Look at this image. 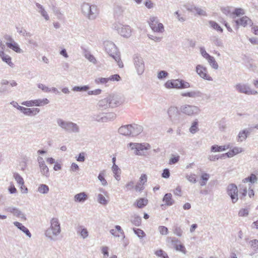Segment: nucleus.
I'll list each match as a JSON object with an SVG mask.
<instances>
[{
	"label": "nucleus",
	"mask_w": 258,
	"mask_h": 258,
	"mask_svg": "<svg viewBox=\"0 0 258 258\" xmlns=\"http://www.w3.org/2000/svg\"><path fill=\"white\" fill-rule=\"evenodd\" d=\"M104 46L106 52L114 59L119 68H122L123 67V63L120 60V55L114 43L111 41H106L104 42Z\"/></svg>",
	"instance_id": "1"
},
{
	"label": "nucleus",
	"mask_w": 258,
	"mask_h": 258,
	"mask_svg": "<svg viewBox=\"0 0 258 258\" xmlns=\"http://www.w3.org/2000/svg\"><path fill=\"white\" fill-rule=\"evenodd\" d=\"M81 11L84 16L90 20H95L99 14V10L96 5L86 3L81 5Z\"/></svg>",
	"instance_id": "2"
},
{
	"label": "nucleus",
	"mask_w": 258,
	"mask_h": 258,
	"mask_svg": "<svg viewBox=\"0 0 258 258\" xmlns=\"http://www.w3.org/2000/svg\"><path fill=\"white\" fill-rule=\"evenodd\" d=\"M50 227L48 228L45 233L47 237L50 240H55V237L60 233V227L57 218H53L51 220Z\"/></svg>",
	"instance_id": "3"
},
{
	"label": "nucleus",
	"mask_w": 258,
	"mask_h": 258,
	"mask_svg": "<svg viewBox=\"0 0 258 258\" xmlns=\"http://www.w3.org/2000/svg\"><path fill=\"white\" fill-rule=\"evenodd\" d=\"M57 123L60 127L68 133H78L80 132L79 126L74 122L58 119Z\"/></svg>",
	"instance_id": "4"
},
{
	"label": "nucleus",
	"mask_w": 258,
	"mask_h": 258,
	"mask_svg": "<svg viewBox=\"0 0 258 258\" xmlns=\"http://www.w3.org/2000/svg\"><path fill=\"white\" fill-rule=\"evenodd\" d=\"M112 28L123 37L128 38L131 36L132 30L128 25H123L119 22H115L113 24Z\"/></svg>",
	"instance_id": "5"
},
{
	"label": "nucleus",
	"mask_w": 258,
	"mask_h": 258,
	"mask_svg": "<svg viewBox=\"0 0 258 258\" xmlns=\"http://www.w3.org/2000/svg\"><path fill=\"white\" fill-rule=\"evenodd\" d=\"M166 88H177V89H185L188 88L190 87L189 83L184 81L182 80H172L167 81L165 85Z\"/></svg>",
	"instance_id": "6"
},
{
	"label": "nucleus",
	"mask_w": 258,
	"mask_h": 258,
	"mask_svg": "<svg viewBox=\"0 0 258 258\" xmlns=\"http://www.w3.org/2000/svg\"><path fill=\"white\" fill-rule=\"evenodd\" d=\"M128 146L132 150L134 151V153L136 155L144 156L145 155V150H147L150 148V145L149 144H139L131 143L128 144Z\"/></svg>",
	"instance_id": "7"
},
{
	"label": "nucleus",
	"mask_w": 258,
	"mask_h": 258,
	"mask_svg": "<svg viewBox=\"0 0 258 258\" xmlns=\"http://www.w3.org/2000/svg\"><path fill=\"white\" fill-rule=\"evenodd\" d=\"M234 88L237 92L240 93H243L246 95H257L258 92L256 90L251 89L249 85L244 83H237Z\"/></svg>",
	"instance_id": "8"
},
{
	"label": "nucleus",
	"mask_w": 258,
	"mask_h": 258,
	"mask_svg": "<svg viewBox=\"0 0 258 258\" xmlns=\"http://www.w3.org/2000/svg\"><path fill=\"white\" fill-rule=\"evenodd\" d=\"M148 23L151 29L154 32L158 33H162L164 32V26L162 23H159L157 17H151Z\"/></svg>",
	"instance_id": "9"
},
{
	"label": "nucleus",
	"mask_w": 258,
	"mask_h": 258,
	"mask_svg": "<svg viewBox=\"0 0 258 258\" xmlns=\"http://www.w3.org/2000/svg\"><path fill=\"white\" fill-rule=\"evenodd\" d=\"M134 64L138 74L142 75L145 70V64L143 58L139 55H135L134 57Z\"/></svg>",
	"instance_id": "10"
},
{
	"label": "nucleus",
	"mask_w": 258,
	"mask_h": 258,
	"mask_svg": "<svg viewBox=\"0 0 258 258\" xmlns=\"http://www.w3.org/2000/svg\"><path fill=\"white\" fill-rule=\"evenodd\" d=\"M115 114H94L93 118L98 122H107L116 118Z\"/></svg>",
	"instance_id": "11"
},
{
	"label": "nucleus",
	"mask_w": 258,
	"mask_h": 258,
	"mask_svg": "<svg viewBox=\"0 0 258 258\" xmlns=\"http://www.w3.org/2000/svg\"><path fill=\"white\" fill-rule=\"evenodd\" d=\"M227 192L231 198L233 203H235L238 200V189L237 186L233 183L230 184L227 187Z\"/></svg>",
	"instance_id": "12"
},
{
	"label": "nucleus",
	"mask_w": 258,
	"mask_h": 258,
	"mask_svg": "<svg viewBox=\"0 0 258 258\" xmlns=\"http://www.w3.org/2000/svg\"><path fill=\"white\" fill-rule=\"evenodd\" d=\"M111 108L115 107L121 104L123 101V98L119 95L110 94L108 96Z\"/></svg>",
	"instance_id": "13"
},
{
	"label": "nucleus",
	"mask_w": 258,
	"mask_h": 258,
	"mask_svg": "<svg viewBox=\"0 0 258 258\" xmlns=\"http://www.w3.org/2000/svg\"><path fill=\"white\" fill-rule=\"evenodd\" d=\"M234 22L236 23V29L237 30L239 28V26L245 27L247 25L250 26H252L253 25L252 21L247 16H243L239 19L234 21Z\"/></svg>",
	"instance_id": "14"
},
{
	"label": "nucleus",
	"mask_w": 258,
	"mask_h": 258,
	"mask_svg": "<svg viewBox=\"0 0 258 258\" xmlns=\"http://www.w3.org/2000/svg\"><path fill=\"white\" fill-rule=\"evenodd\" d=\"M48 100L46 98H44L42 99H37L34 100L24 101L22 103V104L28 107L32 106L34 105L40 106H43L45 104H47L48 103Z\"/></svg>",
	"instance_id": "15"
},
{
	"label": "nucleus",
	"mask_w": 258,
	"mask_h": 258,
	"mask_svg": "<svg viewBox=\"0 0 258 258\" xmlns=\"http://www.w3.org/2000/svg\"><path fill=\"white\" fill-rule=\"evenodd\" d=\"M196 72L197 74L203 79L212 81V78L208 75L207 70L206 68L203 67L202 65L198 64L196 67Z\"/></svg>",
	"instance_id": "16"
},
{
	"label": "nucleus",
	"mask_w": 258,
	"mask_h": 258,
	"mask_svg": "<svg viewBox=\"0 0 258 258\" xmlns=\"http://www.w3.org/2000/svg\"><path fill=\"white\" fill-rule=\"evenodd\" d=\"M200 111L199 108L194 105H184L180 107L181 113H198Z\"/></svg>",
	"instance_id": "17"
},
{
	"label": "nucleus",
	"mask_w": 258,
	"mask_h": 258,
	"mask_svg": "<svg viewBox=\"0 0 258 258\" xmlns=\"http://www.w3.org/2000/svg\"><path fill=\"white\" fill-rule=\"evenodd\" d=\"M35 6H36V10L37 11V12L38 13H39L41 15V16L42 17H43L44 19L46 21L49 20V19H50L49 16L47 12L44 9V7L38 3H35Z\"/></svg>",
	"instance_id": "18"
},
{
	"label": "nucleus",
	"mask_w": 258,
	"mask_h": 258,
	"mask_svg": "<svg viewBox=\"0 0 258 258\" xmlns=\"http://www.w3.org/2000/svg\"><path fill=\"white\" fill-rule=\"evenodd\" d=\"M7 212H10L17 217L21 218L22 219H25V215L18 209L13 207H9L6 209Z\"/></svg>",
	"instance_id": "19"
},
{
	"label": "nucleus",
	"mask_w": 258,
	"mask_h": 258,
	"mask_svg": "<svg viewBox=\"0 0 258 258\" xmlns=\"http://www.w3.org/2000/svg\"><path fill=\"white\" fill-rule=\"evenodd\" d=\"M131 136L134 137L138 136L143 131V127L139 124H131Z\"/></svg>",
	"instance_id": "20"
},
{
	"label": "nucleus",
	"mask_w": 258,
	"mask_h": 258,
	"mask_svg": "<svg viewBox=\"0 0 258 258\" xmlns=\"http://www.w3.org/2000/svg\"><path fill=\"white\" fill-rule=\"evenodd\" d=\"M0 57L3 61L7 63L11 67H13L14 64L12 62L11 57L9 55L6 54L4 50H0Z\"/></svg>",
	"instance_id": "21"
},
{
	"label": "nucleus",
	"mask_w": 258,
	"mask_h": 258,
	"mask_svg": "<svg viewBox=\"0 0 258 258\" xmlns=\"http://www.w3.org/2000/svg\"><path fill=\"white\" fill-rule=\"evenodd\" d=\"M98 106L102 109H105L109 107H111L109 99L108 96L103 99L100 100L98 103Z\"/></svg>",
	"instance_id": "22"
},
{
	"label": "nucleus",
	"mask_w": 258,
	"mask_h": 258,
	"mask_svg": "<svg viewBox=\"0 0 258 258\" xmlns=\"http://www.w3.org/2000/svg\"><path fill=\"white\" fill-rule=\"evenodd\" d=\"M181 96L183 97H189L191 98H197V97H201L202 96V93L198 91L195 90L190 92H187L186 93H183L181 94Z\"/></svg>",
	"instance_id": "23"
},
{
	"label": "nucleus",
	"mask_w": 258,
	"mask_h": 258,
	"mask_svg": "<svg viewBox=\"0 0 258 258\" xmlns=\"http://www.w3.org/2000/svg\"><path fill=\"white\" fill-rule=\"evenodd\" d=\"M131 127L130 124L121 126L118 129V133L124 136H131Z\"/></svg>",
	"instance_id": "24"
},
{
	"label": "nucleus",
	"mask_w": 258,
	"mask_h": 258,
	"mask_svg": "<svg viewBox=\"0 0 258 258\" xmlns=\"http://www.w3.org/2000/svg\"><path fill=\"white\" fill-rule=\"evenodd\" d=\"M39 167L40 169V172L42 176L46 177H48L49 176V168L46 165L45 163L39 165Z\"/></svg>",
	"instance_id": "25"
},
{
	"label": "nucleus",
	"mask_w": 258,
	"mask_h": 258,
	"mask_svg": "<svg viewBox=\"0 0 258 258\" xmlns=\"http://www.w3.org/2000/svg\"><path fill=\"white\" fill-rule=\"evenodd\" d=\"M6 45L8 46V47H9L10 49H12L16 52H22V49L20 48L18 44L14 41H13L12 42H6Z\"/></svg>",
	"instance_id": "26"
},
{
	"label": "nucleus",
	"mask_w": 258,
	"mask_h": 258,
	"mask_svg": "<svg viewBox=\"0 0 258 258\" xmlns=\"http://www.w3.org/2000/svg\"><path fill=\"white\" fill-rule=\"evenodd\" d=\"M249 134V132L246 130H243L239 132L237 137V142H242L245 140Z\"/></svg>",
	"instance_id": "27"
},
{
	"label": "nucleus",
	"mask_w": 258,
	"mask_h": 258,
	"mask_svg": "<svg viewBox=\"0 0 258 258\" xmlns=\"http://www.w3.org/2000/svg\"><path fill=\"white\" fill-rule=\"evenodd\" d=\"M87 199V195L84 192L76 194L74 196V201L76 202L83 203L85 202Z\"/></svg>",
	"instance_id": "28"
},
{
	"label": "nucleus",
	"mask_w": 258,
	"mask_h": 258,
	"mask_svg": "<svg viewBox=\"0 0 258 258\" xmlns=\"http://www.w3.org/2000/svg\"><path fill=\"white\" fill-rule=\"evenodd\" d=\"M17 109L23 113H38L40 111L38 108H27L19 105L17 107Z\"/></svg>",
	"instance_id": "29"
},
{
	"label": "nucleus",
	"mask_w": 258,
	"mask_h": 258,
	"mask_svg": "<svg viewBox=\"0 0 258 258\" xmlns=\"http://www.w3.org/2000/svg\"><path fill=\"white\" fill-rule=\"evenodd\" d=\"M229 148V145L218 146L216 145H213L211 148V152H217L225 151Z\"/></svg>",
	"instance_id": "30"
},
{
	"label": "nucleus",
	"mask_w": 258,
	"mask_h": 258,
	"mask_svg": "<svg viewBox=\"0 0 258 258\" xmlns=\"http://www.w3.org/2000/svg\"><path fill=\"white\" fill-rule=\"evenodd\" d=\"M163 201L165 203V204L167 206H170L172 205L174 201L172 198V195L170 193H168L165 195Z\"/></svg>",
	"instance_id": "31"
},
{
	"label": "nucleus",
	"mask_w": 258,
	"mask_h": 258,
	"mask_svg": "<svg viewBox=\"0 0 258 258\" xmlns=\"http://www.w3.org/2000/svg\"><path fill=\"white\" fill-rule=\"evenodd\" d=\"M112 170L113 173L114 178L118 181L120 179L121 170L117 165H114L112 167Z\"/></svg>",
	"instance_id": "32"
},
{
	"label": "nucleus",
	"mask_w": 258,
	"mask_h": 258,
	"mask_svg": "<svg viewBox=\"0 0 258 258\" xmlns=\"http://www.w3.org/2000/svg\"><path fill=\"white\" fill-rule=\"evenodd\" d=\"M105 175L106 171L105 170H103L100 172L98 176V179L101 182V184L103 186H106L108 184L106 180L104 178Z\"/></svg>",
	"instance_id": "33"
},
{
	"label": "nucleus",
	"mask_w": 258,
	"mask_h": 258,
	"mask_svg": "<svg viewBox=\"0 0 258 258\" xmlns=\"http://www.w3.org/2000/svg\"><path fill=\"white\" fill-rule=\"evenodd\" d=\"M84 54L86 58H87L90 62L95 64L96 63V60L95 57L91 54V53L86 49L84 50Z\"/></svg>",
	"instance_id": "34"
},
{
	"label": "nucleus",
	"mask_w": 258,
	"mask_h": 258,
	"mask_svg": "<svg viewBox=\"0 0 258 258\" xmlns=\"http://www.w3.org/2000/svg\"><path fill=\"white\" fill-rule=\"evenodd\" d=\"M210 40L217 46H223L222 41L217 36H213L211 37Z\"/></svg>",
	"instance_id": "35"
},
{
	"label": "nucleus",
	"mask_w": 258,
	"mask_h": 258,
	"mask_svg": "<svg viewBox=\"0 0 258 258\" xmlns=\"http://www.w3.org/2000/svg\"><path fill=\"white\" fill-rule=\"evenodd\" d=\"M131 222L135 226H139L141 224V218L138 215H135L131 217Z\"/></svg>",
	"instance_id": "36"
},
{
	"label": "nucleus",
	"mask_w": 258,
	"mask_h": 258,
	"mask_svg": "<svg viewBox=\"0 0 258 258\" xmlns=\"http://www.w3.org/2000/svg\"><path fill=\"white\" fill-rule=\"evenodd\" d=\"M211 66L214 69L217 70L218 68V64L216 61L215 59L213 56H210L206 59Z\"/></svg>",
	"instance_id": "37"
},
{
	"label": "nucleus",
	"mask_w": 258,
	"mask_h": 258,
	"mask_svg": "<svg viewBox=\"0 0 258 258\" xmlns=\"http://www.w3.org/2000/svg\"><path fill=\"white\" fill-rule=\"evenodd\" d=\"M37 191L41 194H47L49 191V187L46 184H41L39 185Z\"/></svg>",
	"instance_id": "38"
},
{
	"label": "nucleus",
	"mask_w": 258,
	"mask_h": 258,
	"mask_svg": "<svg viewBox=\"0 0 258 258\" xmlns=\"http://www.w3.org/2000/svg\"><path fill=\"white\" fill-rule=\"evenodd\" d=\"M13 177L19 185L23 186L24 181L22 177L18 173H14Z\"/></svg>",
	"instance_id": "39"
},
{
	"label": "nucleus",
	"mask_w": 258,
	"mask_h": 258,
	"mask_svg": "<svg viewBox=\"0 0 258 258\" xmlns=\"http://www.w3.org/2000/svg\"><path fill=\"white\" fill-rule=\"evenodd\" d=\"M148 204V200L145 198H141L137 201V206L139 208H142Z\"/></svg>",
	"instance_id": "40"
},
{
	"label": "nucleus",
	"mask_w": 258,
	"mask_h": 258,
	"mask_svg": "<svg viewBox=\"0 0 258 258\" xmlns=\"http://www.w3.org/2000/svg\"><path fill=\"white\" fill-rule=\"evenodd\" d=\"M199 131L198 128V121L196 120L191 124L190 127L189 128V132L194 134Z\"/></svg>",
	"instance_id": "41"
},
{
	"label": "nucleus",
	"mask_w": 258,
	"mask_h": 258,
	"mask_svg": "<svg viewBox=\"0 0 258 258\" xmlns=\"http://www.w3.org/2000/svg\"><path fill=\"white\" fill-rule=\"evenodd\" d=\"M97 201L102 205H106L108 203V200H106L105 197L101 194H98L97 196Z\"/></svg>",
	"instance_id": "42"
},
{
	"label": "nucleus",
	"mask_w": 258,
	"mask_h": 258,
	"mask_svg": "<svg viewBox=\"0 0 258 258\" xmlns=\"http://www.w3.org/2000/svg\"><path fill=\"white\" fill-rule=\"evenodd\" d=\"M209 24L210 26L212 27L214 29L218 31H220V32H223V29L216 22L210 21L209 22Z\"/></svg>",
	"instance_id": "43"
},
{
	"label": "nucleus",
	"mask_w": 258,
	"mask_h": 258,
	"mask_svg": "<svg viewBox=\"0 0 258 258\" xmlns=\"http://www.w3.org/2000/svg\"><path fill=\"white\" fill-rule=\"evenodd\" d=\"M201 177L202 181L200 182V184L201 186H204L206 184L207 181L209 180L210 175L209 174L205 173L202 174Z\"/></svg>",
	"instance_id": "44"
},
{
	"label": "nucleus",
	"mask_w": 258,
	"mask_h": 258,
	"mask_svg": "<svg viewBox=\"0 0 258 258\" xmlns=\"http://www.w3.org/2000/svg\"><path fill=\"white\" fill-rule=\"evenodd\" d=\"M194 10L196 12L197 14L200 16H207L206 11L201 8L195 6L194 7Z\"/></svg>",
	"instance_id": "45"
},
{
	"label": "nucleus",
	"mask_w": 258,
	"mask_h": 258,
	"mask_svg": "<svg viewBox=\"0 0 258 258\" xmlns=\"http://www.w3.org/2000/svg\"><path fill=\"white\" fill-rule=\"evenodd\" d=\"M133 230H134L135 233L140 238H142L143 237H145L146 235L145 232L142 230H141L140 229L133 228Z\"/></svg>",
	"instance_id": "46"
},
{
	"label": "nucleus",
	"mask_w": 258,
	"mask_h": 258,
	"mask_svg": "<svg viewBox=\"0 0 258 258\" xmlns=\"http://www.w3.org/2000/svg\"><path fill=\"white\" fill-rule=\"evenodd\" d=\"M89 89L88 86H75L73 88V90L77 92L86 91Z\"/></svg>",
	"instance_id": "47"
},
{
	"label": "nucleus",
	"mask_w": 258,
	"mask_h": 258,
	"mask_svg": "<svg viewBox=\"0 0 258 258\" xmlns=\"http://www.w3.org/2000/svg\"><path fill=\"white\" fill-rule=\"evenodd\" d=\"M108 82V78H97L95 80V82L97 84H105Z\"/></svg>",
	"instance_id": "48"
},
{
	"label": "nucleus",
	"mask_w": 258,
	"mask_h": 258,
	"mask_svg": "<svg viewBox=\"0 0 258 258\" xmlns=\"http://www.w3.org/2000/svg\"><path fill=\"white\" fill-rule=\"evenodd\" d=\"M248 179L249 180V182L252 184L257 183L258 178L254 174L251 173L248 177Z\"/></svg>",
	"instance_id": "49"
},
{
	"label": "nucleus",
	"mask_w": 258,
	"mask_h": 258,
	"mask_svg": "<svg viewBox=\"0 0 258 258\" xmlns=\"http://www.w3.org/2000/svg\"><path fill=\"white\" fill-rule=\"evenodd\" d=\"M174 248L176 250L180 251L184 254H185L186 252L185 246L182 244H178L177 245H176V247Z\"/></svg>",
	"instance_id": "50"
},
{
	"label": "nucleus",
	"mask_w": 258,
	"mask_h": 258,
	"mask_svg": "<svg viewBox=\"0 0 258 258\" xmlns=\"http://www.w3.org/2000/svg\"><path fill=\"white\" fill-rule=\"evenodd\" d=\"M158 230L162 235H166L168 234V230L166 227L160 226L158 227Z\"/></svg>",
	"instance_id": "51"
},
{
	"label": "nucleus",
	"mask_w": 258,
	"mask_h": 258,
	"mask_svg": "<svg viewBox=\"0 0 258 258\" xmlns=\"http://www.w3.org/2000/svg\"><path fill=\"white\" fill-rule=\"evenodd\" d=\"M17 31L19 34H22L24 36H27V37H31L32 36V34L30 33L27 32L26 30L23 29H19L17 28Z\"/></svg>",
	"instance_id": "52"
},
{
	"label": "nucleus",
	"mask_w": 258,
	"mask_h": 258,
	"mask_svg": "<svg viewBox=\"0 0 258 258\" xmlns=\"http://www.w3.org/2000/svg\"><path fill=\"white\" fill-rule=\"evenodd\" d=\"M173 233L179 237H181L182 235V230L180 227L175 226L173 229Z\"/></svg>",
	"instance_id": "53"
},
{
	"label": "nucleus",
	"mask_w": 258,
	"mask_h": 258,
	"mask_svg": "<svg viewBox=\"0 0 258 258\" xmlns=\"http://www.w3.org/2000/svg\"><path fill=\"white\" fill-rule=\"evenodd\" d=\"M249 211L247 209H241L238 212V215L240 217H246L248 215Z\"/></svg>",
	"instance_id": "54"
},
{
	"label": "nucleus",
	"mask_w": 258,
	"mask_h": 258,
	"mask_svg": "<svg viewBox=\"0 0 258 258\" xmlns=\"http://www.w3.org/2000/svg\"><path fill=\"white\" fill-rule=\"evenodd\" d=\"M81 237L85 239L88 236V232L86 228H80V231H79Z\"/></svg>",
	"instance_id": "55"
},
{
	"label": "nucleus",
	"mask_w": 258,
	"mask_h": 258,
	"mask_svg": "<svg viewBox=\"0 0 258 258\" xmlns=\"http://www.w3.org/2000/svg\"><path fill=\"white\" fill-rule=\"evenodd\" d=\"M109 248L107 246H103L101 248V251L103 254V258H108L109 256Z\"/></svg>",
	"instance_id": "56"
},
{
	"label": "nucleus",
	"mask_w": 258,
	"mask_h": 258,
	"mask_svg": "<svg viewBox=\"0 0 258 258\" xmlns=\"http://www.w3.org/2000/svg\"><path fill=\"white\" fill-rule=\"evenodd\" d=\"M249 244L251 248L258 249V240L254 239L249 241Z\"/></svg>",
	"instance_id": "57"
},
{
	"label": "nucleus",
	"mask_w": 258,
	"mask_h": 258,
	"mask_svg": "<svg viewBox=\"0 0 258 258\" xmlns=\"http://www.w3.org/2000/svg\"><path fill=\"white\" fill-rule=\"evenodd\" d=\"M233 15H235L237 16H239L240 15H243L244 14V10L241 8H236L234 10V11L232 12Z\"/></svg>",
	"instance_id": "58"
},
{
	"label": "nucleus",
	"mask_w": 258,
	"mask_h": 258,
	"mask_svg": "<svg viewBox=\"0 0 258 258\" xmlns=\"http://www.w3.org/2000/svg\"><path fill=\"white\" fill-rule=\"evenodd\" d=\"M168 240H170L171 243L173 246L174 248H175L176 245H177L179 243L178 239L175 237H168Z\"/></svg>",
	"instance_id": "59"
},
{
	"label": "nucleus",
	"mask_w": 258,
	"mask_h": 258,
	"mask_svg": "<svg viewBox=\"0 0 258 258\" xmlns=\"http://www.w3.org/2000/svg\"><path fill=\"white\" fill-rule=\"evenodd\" d=\"M38 87L40 89L42 90L44 92H51L50 88L46 86L45 85L42 84H39L38 85Z\"/></svg>",
	"instance_id": "60"
},
{
	"label": "nucleus",
	"mask_w": 258,
	"mask_h": 258,
	"mask_svg": "<svg viewBox=\"0 0 258 258\" xmlns=\"http://www.w3.org/2000/svg\"><path fill=\"white\" fill-rule=\"evenodd\" d=\"M168 73L165 71H161L158 74V78L160 80L165 78L168 76Z\"/></svg>",
	"instance_id": "61"
},
{
	"label": "nucleus",
	"mask_w": 258,
	"mask_h": 258,
	"mask_svg": "<svg viewBox=\"0 0 258 258\" xmlns=\"http://www.w3.org/2000/svg\"><path fill=\"white\" fill-rule=\"evenodd\" d=\"M108 81H118L120 80V77L119 75L118 74H115L113 75H112L108 78Z\"/></svg>",
	"instance_id": "62"
},
{
	"label": "nucleus",
	"mask_w": 258,
	"mask_h": 258,
	"mask_svg": "<svg viewBox=\"0 0 258 258\" xmlns=\"http://www.w3.org/2000/svg\"><path fill=\"white\" fill-rule=\"evenodd\" d=\"M186 178L190 182L195 183L197 182L195 174L187 175Z\"/></svg>",
	"instance_id": "63"
},
{
	"label": "nucleus",
	"mask_w": 258,
	"mask_h": 258,
	"mask_svg": "<svg viewBox=\"0 0 258 258\" xmlns=\"http://www.w3.org/2000/svg\"><path fill=\"white\" fill-rule=\"evenodd\" d=\"M85 154L84 152L80 153L78 157H76L77 160L79 162H84L85 160Z\"/></svg>",
	"instance_id": "64"
}]
</instances>
